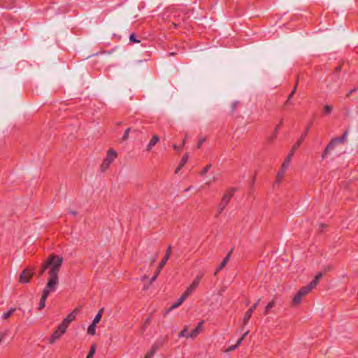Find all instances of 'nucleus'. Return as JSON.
Returning a JSON list of instances; mask_svg holds the SVG:
<instances>
[{
  "label": "nucleus",
  "mask_w": 358,
  "mask_h": 358,
  "mask_svg": "<svg viewBox=\"0 0 358 358\" xmlns=\"http://www.w3.org/2000/svg\"><path fill=\"white\" fill-rule=\"evenodd\" d=\"M158 141L159 138L157 137V136H153L147 146V150H150Z\"/></svg>",
  "instance_id": "6ab92c4d"
},
{
  "label": "nucleus",
  "mask_w": 358,
  "mask_h": 358,
  "mask_svg": "<svg viewBox=\"0 0 358 358\" xmlns=\"http://www.w3.org/2000/svg\"><path fill=\"white\" fill-rule=\"evenodd\" d=\"M347 132H345L342 137H338V138L343 139V142H344L347 138Z\"/></svg>",
  "instance_id": "79ce46f5"
},
{
  "label": "nucleus",
  "mask_w": 358,
  "mask_h": 358,
  "mask_svg": "<svg viewBox=\"0 0 358 358\" xmlns=\"http://www.w3.org/2000/svg\"><path fill=\"white\" fill-rule=\"evenodd\" d=\"M189 189H190V187H189V188H188V189H185V191H186V192H187V191H189Z\"/></svg>",
  "instance_id": "3c124183"
},
{
  "label": "nucleus",
  "mask_w": 358,
  "mask_h": 358,
  "mask_svg": "<svg viewBox=\"0 0 358 358\" xmlns=\"http://www.w3.org/2000/svg\"><path fill=\"white\" fill-rule=\"evenodd\" d=\"M66 328L63 327L62 325L59 324L57 329L52 333L51 336L49 338V343H54L59 339L63 334L66 331Z\"/></svg>",
  "instance_id": "423d86ee"
},
{
  "label": "nucleus",
  "mask_w": 358,
  "mask_h": 358,
  "mask_svg": "<svg viewBox=\"0 0 358 358\" xmlns=\"http://www.w3.org/2000/svg\"><path fill=\"white\" fill-rule=\"evenodd\" d=\"M333 108L330 105H325L322 110V113L324 115H329L332 112Z\"/></svg>",
  "instance_id": "412c9836"
},
{
  "label": "nucleus",
  "mask_w": 358,
  "mask_h": 358,
  "mask_svg": "<svg viewBox=\"0 0 358 358\" xmlns=\"http://www.w3.org/2000/svg\"><path fill=\"white\" fill-rule=\"evenodd\" d=\"M158 345H154L152 347V349L150 350V352H153V355L156 352V351L158 350Z\"/></svg>",
  "instance_id": "58836bf2"
},
{
  "label": "nucleus",
  "mask_w": 358,
  "mask_h": 358,
  "mask_svg": "<svg viewBox=\"0 0 358 358\" xmlns=\"http://www.w3.org/2000/svg\"><path fill=\"white\" fill-rule=\"evenodd\" d=\"M187 297L184 294H182L180 297L177 300V301L174 302L171 306L170 308H169V310H167V311L166 312V314L169 313L170 311H171L172 310L178 308V306H180L182 303L183 301L187 299Z\"/></svg>",
  "instance_id": "f8f14e48"
},
{
  "label": "nucleus",
  "mask_w": 358,
  "mask_h": 358,
  "mask_svg": "<svg viewBox=\"0 0 358 358\" xmlns=\"http://www.w3.org/2000/svg\"><path fill=\"white\" fill-rule=\"evenodd\" d=\"M171 250H172V247H171V245H169L168 247V249H167V251H166V253L165 256L164 257L163 259L159 263V267H158L155 274L151 278V282L155 281V280L157 279L159 273L161 271V269L166 264L167 261L169 259V256H170V254L171 252Z\"/></svg>",
  "instance_id": "39448f33"
},
{
  "label": "nucleus",
  "mask_w": 358,
  "mask_h": 358,
  "mask_svg": "<svg viewBox=\"0 0 358 358\" xmlns=\"http://www.w3.org/2000/svg\"><path fill=\"white\" fill-rule=\"evenodd\" d=\"M76 313H77V310H74L73 311H72L70 314H69L64 320L62 322V323L60 324L61 325H62L63 327H64L65 328H68L69 324L75 320L76 318Z\"/></svg>",
  "instance_id": "9b49d317"
},
{
  "label": "nucleus",
  "mask_w": 358,
  "mask_h": 358,
  "mask_svg": "<svg viewBox=\"0 0 358 358\" xmlns=\"http://www.w3.org/2000/svg\"><path fill=\"white\" fill-rule=\"evenodd\" d=\"M283 123V120H280L279 124L275 127V129H274V132H273V136L271 137V138L269 139L270 141L274 139L277 135V133L280 127V126Z\"/></svg>",
  "instance_id": "4be33fe9"
},
{
  "label": "nucleus",
  "mask_w": 358,
  "mask_h": 358,
  "mask_svg": "<svg viewBox=\"0 0 358 358\" xmlns=\"http://www.w3.org/2000/svg\"><path fill=\"white\" fill-rule=\"evenodd\" d=\"M95 352V346L93 345L86 358H92Z\"/></svg>",
  "instance_id": "473e14b6"
},
{
  "label": "nucleus",
  "mask_w": 358,
  "mask_h": 358,
  "mask_svg": "<svg viewBox=\"0 0 358 358\" xmlns=\"http://www.w3.org/2000/svg\"><path fill=\"white\" fill-rule=\"evenodd\" d=\"M294 155V150H292L291 152L287 155L285 162L282 163V166L283 170H286L289 164V162Z\"/></svg>",
  "instance_id": "f3484780"
},
{
  "label": "nucleus",
  "mask_w": 358,
  "mask_h": 358,
  "mask_svg": "<svg viewBox=\"0 0 358 358\" xmlns=\"http://www.w3.org/2000/svg\"><path fill=\"white\" fill-rule=\"evenodd\" d=\"M33 275V271L29 268L24 270L20 275V282L21 283H27Z\"/></svg>",
  "instance_id": "1a4fd4ad"
},
{
  "label": "nucleus",
  "mask_w": 358,
  "mask_h": 358,
  "mask_svg": "<svg viewBox=\"0 0 358 358\" xmlns=\"http://www.w3.org/2000/svg\"><path fill=\"white\" fill-rule=\"evenodd\" d=\"M358 90V87H355L353 89H352L351 90H350V92L347 94V96H350L351 94L357 92Z\"/></svg>",
  "instance_id": "e433bc0d"
},
{
  "label": "nucleus",
  "mask_w": 358,
  "mask_h": 358,
  "mask_svg": "<svg viewBox=\"0 0 358 358\" xmlns=\"http://www.w3.org/2000/svg\"><path fill=\"white\" fill-rule=\"evenodd\" d=\"M116 157H117V152L114 150L110 149L108 151L106 157L104 159V160H106L109 164H111L114 161V159L116 158Z\"/></svg>",
  "instance_id": "ddd939ff"
},
{
  "label": "nucleus",
  "mask_w": 358,
  "mask_h": 358,
  "mask_svg": "<svg viewBox=\"0 0 358 358\" xmlns=\"http://www.w3.org/2000/svg\"><path fill=\"white\" fill-rule=\"evenodd\" d=\"M315 287L310 283L308 285L301 288L297 294L293 298V303L294 305L299 304L302 300V298L310 292Z\"/></svg>",
  "instance_id": "f03ea898"
},
{
  "label": "nucleus",
  "mask_w": 358,
  "mask_h": 358,
  "mask_svg": "<svg viewBox=\"0 0 358 358\" xmlns=\"http://www.w3.org/2000/svg\"><path fill=\"white\" fill-rule=\"evenodd\" d=\"M248 332H249L248 331H245V332L243 334V336H241V337L238 340V341H237V345H240L242 343V342H243V341L244 338L248 335Z\"/></svg>",
  "instance_id": "7c9ffc66"
},
{
  "label": "nucleus",
  "mask_w": 358,
  "mask_h": 358,
  "mask_svg": "<svg viewBox=\"0 0 358 358\" xmlns=\"http://www.w3.org/2000/svg\"><path fill=\"white\" fill-rule=\"evenodd\" d=\"M147 278L148 277L146 275H143V276H142L141 279L142 280H145V279H147Z\"/></svg>",
  "instance_id": "de8ad7c7"
},
{
  "label": "nucleus",
  "mask_w": 358,
  "mask_h": 358,
  "mask_svg": "<svg viewBox=\"0 0 358 358\" xmlns=\"http://www.w3.org/2000/svg\"><path fill=\"white\" fill-rule=\"evenodd\" d=\"M285 171V170H283L282 166H281L280 171L278 173L277 180H275V183H278L280 180L283 178Z\"/></svg>",
  "instance_id": "393cba45"
},
{
  "label": "nucleus",
  "mask_w": 358,
  "mask_h": 358,
  "mask_svg": "<svg viewBox=\"0 0 358 358\" xmlns=\"http://www.w3.org/2000/svg\"><path fill=\"white\" fill-rule=\"evenodd\" d=\"M110 164H109L108 162H107L106 160H103L101 166V170L103 171H104L105 170H106L109 166H110Z\"/></svg>",
  "instance_id": "c85d7f7f"
},
{
  "label": "nucleus",
  "mask_w": 358,
  "mask_h": 358,
  "mask_svg": "<svg viewBox=\"0 0 358 358\" xmlns=\"http://www.w3.org/2000/svg\"><path fill=\"white\" fill-rule=\"evenodd\" d=\"M203 322H199L196 327L189 334H187V338H194L201 331Z\"/></svg>",
  "instance_id": "4468645a"
},
{
  "label": "nucleus",
  "mask_w": 358,
  "mask_h": 358,
  "mask_svg": "<svg viewBox=\"0 0 358 358\" xmlns=\"http://www.w3.org/2000/svg\"><path fill=\"white\" fill-rule=\"evenodd\" d=\"M188 159H189V155L188 154H185L182 159H181V162L179 164V166L176 168V173H178L180 170L181 169L185 166V164L188 161Z\"/></svg>",
  "instance_id": "dca6fc26"
},
{
  "label": "nucleus",
  "mask_w": 358,
  "mask_h": 358,
  "mask_svg": "<svg viewBox=\"0 0 358 358\" xmlns=\"http://www.w3.org/2000/svg\"><path fill=\"white\" fill-rule=\"evenodd\" d=\"M235 192V188H231L228 190L227 193L223 196L221 202L218 206L217 213L216 214V217H217L223 211L224 208L228 205L231 196H233Z\"/></svg>",
  "instance_id": "7ed1b4c3"
},
{
  "label": "nucleus",
  "mask_w": 358,
  "mask_h": 358,
  "mask_svg": "<svg viewBox=\"0 0 358 358\" xmlns=\"http://www.w3.org/2000/svg\"><path fill=\"white\" fill-rule=\"evenodd\" d=\"M231 252H230L224 258V259L222 260V262H221L220 265L218 266V268L216 269L215 271V275H216L219 271H220L222 269H223V268L226 266V264L228 263L229 260V258H230V255H231Z\"/></svg>",
  "instance_id": "2eb2a0df"
},
{
  "label": "nucleus",
  "mask_w": 358,
  "mask_h": 358,
  "mask_svg": "<svg viewBox=\"0 0 358 358\" xmlns=\"http://www.w3.org/2000/svg\"><path fill=\"white\" fill-rule=\"evenodd\" d=\"M274 301H272L270 303H268L265 308L264 313L267 314L269 312V310L274 306Z\"/></svg>",
  "instance_id": "bb28decb"
},
{
  "label": "nucleus",
  "mask_w": 358,
  "mask_h": 358,
  "mask_svg": "<svg viewBox=\"0 0 358 358\" xmlns=\"http://www.w3.org/2000/svg\"><path fill=\"white\" fill-rule=\"evenodd\" d=\"M16 309L15 308H10L8 311L3 312L1 314V318L4 320H8L12 314L15 312Z\"/></svg>",
  "instance_id": "a211bd4d"
},
{
  "label": "nucleus",
  "mask_w": 358,
  "mask_h": 358,
  "mask_svg": "<svg viewBox=\"0 0 358 358\" xmlns=\"http://www.w3.org/2000/svg\"><path fill=\"white\" fill-rule=\"evenodd\" d=\"M71 213H72L73 215H75V214H76V212H71Z\"/></svg>",
  "instance_id": "603ef678"
},
{
  "label": "nucleus",
  "mask_w": 358,
  "mask_h": 358,
  "mask_svg": "<svg viewBox=\"0 0 358 358\" xmlns=\"http://www.w3.org/2000/svg\"><path fill=\"white\" fill-rule=\"evenodd\" d=\"M303 138H304L303 136H301V138L298 141H301V143Z\"/></svg>",
  "instance_id": "09e8293b"
},
{
  "label": "nucleus",
  "mask_w": 358,
  "mask_h": 358,
  "mask_svg": "<svg viewBox=\"0 0 358 358\" xmlns=\"http://www.w3.org/2000/svg\"><path fill=\"white\" fill-rule=\"evenodd\" d=\"M204 141H205V138H201L197 143V148H201V146L202 145V144L203 143Z\"/></svg>",
  "instance_id": "4c0bfd02"
},
{
  "label": "nucleus",
  "mask_w": 358,
  "mask_h": 358,
  "mask_svg": "<svg viewBox=\"0 0 358 358\" xmlns=\"http://www.w3.org/2000/svg\"><path fill=\"white\" fill-rule=\"evenodd\" d=\"M95 333H96V324L92 323L87 329V334L90 335H94Z\"/></svg>",
  "instance_id": "b1692460"
},
{
  "label": "nucleus",
  "mask_w": 358,
  "mask_h": 358,
  "mask_svg": "<svg viewBox=\"0 0 358 358\" xmlns=\"http://www.w3.org/2000/svg\"><path fill=\"white\" fill-rule=\"evenodd\" d=\"M153 352H149L146 354L145 357H149V358H152V356H153Z\"/></svg>",
  "instance_id": "37998d69"
},
{
  "label": "nucleus",
  "mask_w": 358,
  "mask_h": 358,
  "mask_svg": "<svg viewBox=\"0 0 358 358\" xmlns=\"http://www.w3.org/2000/svg\"><path fill=\"white\" fill-rule=\"evenodd\" d=\"M187 331V327H185L178 335L179 338L182 337H187V335L185 333Z\"/></svg>",
  "instance_id": "72a5a7b5"
},
{
  "label": "nucleus",
  "mask_w": 358,
  "mask_h": 358,
  "mask_svg": "<svg viewBox=\"0 0 358 358\" xmlns=\"http://www.w3.org/2000/svg\"><path fill=\"white\" fill-rule=\"evenodd\" d=\"M301 145V141H297V142L294 144V147H293L292 150H294V151H295V150H296V149H297V148H298V147H299V145Z\"/></svg>",
  "instance_id": "ea45409f"
},
{
  "label": "nucleus",
  "mask_w": 358,
  "mask_h": 358,
  "mask_svg": "<svg viewBox=\"0 0 358 358\" xmlns=\"http://www.w3.org/2000/svg\"><path fill=\"white\" fill-rule=\"evenodd\" d=\"M186 139H187V138L185 137V138H184L183 141H182V144H185V141H186Z\"/></svg>",
  "instance_id": "8fccbe9b"
},
{
  "label": "nucleus",
  "mask_w": 358,
  "mask_h": 358,
  "mask_svg": "<svg viewBox=\"0 0 358 358\" xmlns=\"http://www.w3.org/2000/svg\"><path fill=\"white\" fill-rule=\"evenodd\" d=\"M45 261L48 267V279L46 285H48V287L57 288L59 285L58 273L63 263V257L52 254Z\"/></svg>",
  "instance_id": "f257e3e1"
},
{
  "label": "nucleus",
  "mask_w": 358,
  "mask_h": 358,
  "mask_svg": "<svg viewBox=\"0 0 358 358\" xmlns=\"http://www.w3.org/2000/svg\"><path fill=\"white\" fill-rule=\"evenodd\" d=\"M145 358H149V357H145Z\"/></svg>",
  "instance_id": "864d4df0"
},
{
  "label": "nucleus",
  "mask_w": 358,
  "mask_h": 358,
  "mask_svg": "<svg viewBox=\"0 0 358 358\" xmlns=\"http://www.w3.org/2000/svg\"><path fill=\"white\" fill-rule=\"evenodd\" d=\"M260 301V299H258L257 301V302L255 303H254L250 308L249 310L245 313L244 317H243V322L245 324H248L249 320H250V318L251 317L254 310L257 308L259 303Z\"/></svg>",
  "instance_id": "9d476101"
},
{
  "label": "nucleus",
  "mask_w": 358,
  "mask_h": 358,
  "mask_svg": "<svg viewBox=\"0 0 358 358\" xmlns=\"http://www.w3.org/2000/svg\"><path fill=\"white\" fill-rule=\"evenodd\" d=\"M216 180H217V178L215 176H213L212 180H208V181L206 182V184L208 185H210L213 182L216 181Z\"/></svg>",
  "instance_id": "a19ab883"
},
{
  "label": "nucleus",
  "mask_w": 358,
  "mask_h": 358,
  "mask_svg": "<svg viewBox=\"0 0 358 358\" xmlns=\"http://www.w3.org/2000/svg\"><path fill=\"white\" fill-rule=\"evenodd\" d=\"M308 131V128L306 129V130L305 131V132L303 133V134L302 135V136L304 138L307 134V132Z\"/></svg>",
  "instance_id": "a18cd8bd"
},
{
  "label": "nucleus",
  "mask_w": 358,
  "mask_h": 358,
  "mask_svg": "<svg viewBox=\"0 0 358 358\" xmlns=\"http://www.w3.org/2000/svg\"><path fill=\"white\" fill-rule=\"evenodd\" d=\"M130 131H131L130 128H127L125 130L124 134V135L122 136V140L125 141V140H127L129 138V134Z\"/></svg>",
  "instance_id": "2f4dec72"
},
{
  "label": "nucleus",
  "mask_w": 358,
  "mask_h": 358,
  "mask_svg": "<svg viewBox=\"0 0 358 358\" xmlns=\"http://www.w3.org/2000/svg\"><path fill=\"white\" fill-rule=\"evenodd\" d=\"M56 290H57V288L53 287H48V285H46V286L45 287V288L43 290L41 299L40 300V303H39V306H38L39 310H41L45 307V301H46V299H47L48 296H49V294L51 292H55Z\"/></svg>",
  "instance_id": "20e7f679"
},
{
  "label": "nucleus",
  "mask_w": 358,
  "mask_h": 358,
  "mask_svg": "<svg viewBox=\"0 0 358 358\" xmlns=\"http://www.w3.org/2000/svg\"><path fill=\"white\" fill-rule=\"evenodd\" d=\"M210 167H211V165H210V164H208V165H207L206 166H205V167L203 169V170L201 171V176H204V175H206V173L210 170Z\"/></svg>",
  "instance_id": "c756f323"
},
{
  "label": "nucleus",
  "mask_w": 358,
  "mask_h": 358,
  "mask_svg": "<svg viewBox=\"0 0 358 358\" xmlns=\"http://www.w3.org/2000/svg\"><path fill=\"white\" fill-rule=\"evenodd\" d=\"M48 269V265L46 264V261L42 264L40 272H39V276L42 275L45 270Z\"/></svg>",
  "instance_id": "cd10ccee"
},
{
  "label": "nucleus",
  "mask_w": 358,
  "mask_h": 358,
  "mask_svg": "<svg viewBox=\"0 0 358 358\" xmlns=\"http://www.w3.org/2000/svg\"><path fill=\"white\" fill-rule=\"evenodd\" d=\"M296 85L294 87L292 93L289 95V96L285 102V104L288 105L291 103L292 99L293 97L294 94L296 92Z\"/></svg>",
  "instance_id": "a878e982"
},
{
  "label": "nucleus",
  "mask_w": 358,
  "mask_h": 358,
  "mask_svg": "<svg viewBox=\"0 0 358 358\" xmlns=\"http://www.w3.org/2000/svg\"><path fill=\"white\" fill-rule=\"evenodd\" d=\"M129 40H130V41L134 42V43H138L139 42V41L136 38L134 34H131L130 36Z\"/></svg>",
  "instance_id": "f704fd0d"
},
{
  "label": "nucleus",
  "mask_w": 358,
  "mask_h": 358,
  "mask_svg": "<svg viewBox=\"0 0 358 358\" xmlns=\"http://www.w3.org/2000/svg\"><path fill=\"white\" fill-rule=\"evenodd\" d=\"M102 312H103V310H100L98 313L96 314V315L94 317V318L93 319V321H92V323L96 324L97 323L99 322L100 320H101V317L102 316Z\"/></svg>",
  "instance_id": "5701e85b"
},
{
  "label": "nucleus",
  "mask_w": 358,
  "mask_h": 358,
  "mask_svg": "<svg viewBox=\"0 0 358 358\" xmlns=\"http://www.w3.org/2000/svg\"><path fill=\"white\" fill-rule=\"evenodd\" d=\"M322 273H318L314 278V279L310 282L314 287H316V285L318 283L319 280L322 278Z\"/></svg>",
  "instance_id": "aec40b11"
},
{
  "label": "nucleus",
  "mask_w": 358,
  "mask_h": 358,
  "mask_svg": "<svg viewBox=\"0 0 358 358\" xmlns=\"http://www.w3.org/2000/svg\"><path fill=\"white\" fill-rule=\"evenodd\" d=\"M203 277V274H199L194 279L191 285L186 289L185 292L183 293L187 297H188L198 287L201 279Z\"/></svg>",
  "instance_id": "0eeeda50"
},
{
  "label": "nucleus",
  "mask_w": 358,
  "mask_h": 358,
  "mask_svg": "<svg viewBox=\"0 0 358 358\" xmlns=\"http://www.w3.org/2000/svg\"><path fill=\"white\" fill-rule=\"evenodd\" d=\"M172 25H173V27L174 28H176V27H178V24H176V22H173V23L172 24Z\"/></svg>",
  "instance_id": "49530a36"
},
{
  "label": "nucleus",
  "mask_w": 358,
  "mask_h": 358,
  "mask_svg": "<svg viewBox=\"0 0 358 358\" xmlns=\"http://www.w3.org/2000/svg\"><path fill=\"white\" fill-rule=\"evenodd\" d=\"M239 345H237V343L236 345L230 346L227 350V352H231L234 350H236Z\"/></svg>",
  "instance_id": "c9c22d12"
},
{
  "label": "nucleus",
  "mask_w": 358,
  "mask_h": 358,
  "mask_svg": "<svg viewBox=\"0 0 358 358\" xmlns=\"http://www.w3.org/2000/svg\"><path fill=\"white\" fill-rule=\"evenodd\" d=\"M339 143H343V139H340V138H334L332 139L329 143L327 145V146L326 147L324 151V153L322 154V159H324L325 157L329 155V152L331 150H333L335 148V146Z\"/></svg>",
  "instance_id": "6e6552de"
},
{
  "label": "nucleus",
  "mask_w": 358,
  "mask_h": 358,
  "mask_svg": "<svg viewBox=\"0 0 358 358\" xmlns=\"http://www.w3.org/2000/svg\"><path fill=\"white\" fill-rule=\"evenodd\" d=\"M173 148H174L175 150H179V148H179V146H178L177 145H173Z\"/></svg>",
  "instance_id": "c03bdc74"
}]
</instances>
